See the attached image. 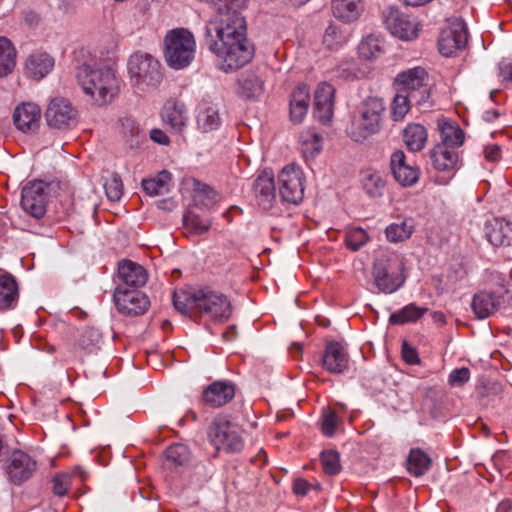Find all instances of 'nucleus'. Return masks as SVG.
I'll return each mask as SVG.
<instances>
[{
	"mask_svg": "<svg viewBox=\"0 0 512 512\" xmlns=\"http://www.w3.org/2000/svg\"><path fill=\"white\" fill-rule=\"evenodd\" d=\"M241 8L233 4L217 8L216 15L204 27L206 45L222 60L220 69L225 72L243 67L254 55Z\"/></svg>",
	"mask_w": 512,
	"mask_h": 512,
	"instance_id": "1",
	"label": "nucleus"
},
{
	"mask_svg": "<svg viewBox=\"0 0 512 512\" xmlns=\"http://www.w3.org/2000/svg\"><path fill=\"white\" fill-rule=\"evenodd\" d=\"M76 79L83 93L98 107L110 104L120 91V80L110 66L83 64L77 69Z\"/></svg>",
	"mask_w": 512,
	"mask_h": 512,
	"instance_id": "2",
	"label": "nucleus"
},
{
	"mask_svg": "<svg viewBox=\"0 0 512 512\" xmlns=\"http://www.w3.org/2000/svg\"><path fill=\"white\" fill-rule=\"evenodd\" d=\"M131 86L138 92L156 89L163 79L161 63L151 54L133 53L127 61Z\"/></svg>",
	"mask_w": 512,
	"mask_h": 512,
	"instance_id": "3",
	"label": "nucleus"
},
{
	"mask_svg": "<svg viewBox=\"0 0 512 512\" xmlns=\"http://www.w3.org/2000/svg\"><path fill=\"white\" fill-rule=\"evenodd\" d=\"M164 56L173 69L188 67L195 57L196 43L193 34L184 28L169 31L164 39Z\"/></svg>",
	"mask_w": 512,
	"mask_h": 512,
	"instance_id": "4",
	"label": "nucleus"
},
{
	"mask_svg": "<svg viewBox=\"0 0 512 512\" xmlns=\"http://www.w3.org/2000/svg\"><path fill=\"white\" fill-rule=\"evenodd\" d=\"M404 264L395 254H381L373 264L374 284L379 292L392 294L405 283Z\"/></svg>",
	"mask_w": 512,
	"mask_h": 512,
	"instance_id": "5",
	"label": "nucleus"
},
{
	"mask_svg": "<svg viewBox=\"0 0 512 512\" xmlns=\"http://www.w3.org/2000/svg\"><path fill=\"white\" fill-rule=\"evenodd\" d=\"M384 111L385 107L381 99L368 98L360 108L359 120L349 130L351 139L355 142H362L379 132Z\"/></svg>",
	"mask_w": 512,
	"mask_h": 512,
	"instance_id": "6",
	"label": "nucleus"
},
{
	"mask_svg": "<svg viewBox=\"0 0 512 512\" xmlns=\"http://www.w3.org/2000/svg\"><path fill=\"white\" fill-rule=\"evenodd\" d=\"M208 438L218 451L239 453L244 448L240 428L226 417L217 416L208 427Z\"/></svg>",
	"mask_w": 512,
	"mask_h": 512,
	"instance_id": "7",
	"label": "nucleus"
},
{
	"mask_svg": "<svg viewBox=\"0 0 512 512\" xmlns=\"http://www.w3.org/2000/svg\"><path fill=\"white\" fill-rule=\"evenodd\" d=\"M0 462H2V469L8 481L16 486L30 480L37 470L36 460L19 449L7 451Z\"/></svg>",
	"mask_w": 512,
	"mask_h": 512,
	"instance_id": "8",
	"label": "nucleus"
},
{
	"mask_svg": "<svg viewBox=\"0 0 512 512\" xmlns=\"http://www.w3.org/2000/svg\"><path fill=\"white\" fill-rule=\"evenodd\" d=\"M197 295L196 314L219 322L228 320L232 315L231 303L223 293L204 287L197 289Z\"/></svg>",
	"mask_w": 512,
	"mask_h": 512,
	"instance_id": "9",
	"label": "nucleus"
},
{
	"mask_svg": "<svg viewBox=\"0 0 512 512\" xmlns=\"http://www.w3.org/2000/svg\"><path fill=\"white\" fill-rule=\"evenodd\" d=\"M397 91L409 94L415 105H423L430 97L428 73L422 67L410 68L396 76Z\"/></svg>",
	"mask_w": 512,
	"mask_h": 512,
	"instance_id": "10",
	"label": "nucleus"
},
{
	"mask_svg": "<svg viewBox=\"0 0 512 512\" xmlns=\"http://www.w3.org/2000/svg\"><path fill=\"white\" fill-rule=\"evenodd\" d=\"M303 172L295 165L285 166L278 175V198L283 203L299 204L304 197Z\"/></svg>",
	"mask_w": 512,
	"mask_h": 512,
	"instance_id": "11",
	"label": "nucleus"
},
{
	"mask_svg": "<svg viewBox=\"0 0 512 512\" xmlns=\"http://www.w3.org/2000/svg\"><path fill=\"white\" fill-rule=\"evenodd\" d=\"M45 119L50 128L57 130L72 129L78 123V111L68 99L57 96L49 101Z\"/></svg>",
	"mask_w": 512,
	"mask_h": 512,
	"instance_id": "12",
	"label": "nucleus"
},
{
	"mask_svg": "<svg viewBox=\"0 0 512 512\" xmlns=\"http://www.w3.org/2000/svg\"><path fill=\"white\" fill-rule=\"evenodd\" d=\"M48 188V185L41 180L26 184L21 192L22 209L36 219L43 217L48 203Z\"/></svg>",
	"mask_w": 512,
	"mask_h": 512,
	"instance_id": "13",
	"label": "nucleus"
},
{
	"mask_svg": "<svg viewBox=\"0 0 512 512\" xmlns=\"http://www.w3.org/2000/svg\"><path fill=\"white\" fill-rule=\"evenodd\" d=\"M383 23L390 33L402 40H412L418 36V24L394 7L382 12Z\"/></svg>",
	"mask_w": 512,
	"mask_h": 512,
	"instance_id": "14",
	"label": "nucleus"
},
{
	"mask_svg": "<svg viewBox=\"0 0 512 512\" xmlns=\"http://www.w3.org/2000/svg\"><path fill=\"white\" fill-rule=\"evenodd\" d=\"M113 299L117 310L125 316L142 315L150 306L148 297L138 289L115 288Z\"/></svg>",
	"mask_w": 512,
	"mask_h": 512,
	"instance_id": "15",
	"label": "nucleus"
},
{
	"mask_svg": "<svg viewBox=\"0 0 512 512\" xmlns=\"http://www.w3.org/2000/svg\"><path fill=\"white\" fill-rule=\"evenodd\" d=\"M468 41L467 26L463 21H456L444 29L438 40L439 52L444 56L452 55L456 50L463 49Z\"/></svg>",
	"mask_w": 512,
	"mask_h": 512,
	"instance_id": "16",
	"label": "nucleus"
},
{
	"mask_svg": "<svg viewBox=\"0 0 512 512\" xmlns=\"http://www.w3.org/2000/svg\"><path fill=\"white\" fill-rule=\"evenodd\" d=\"M350 357L344 347L338 341H329L321 357L322 367L332 374H342L349 368Z\"/></svg>",
	"mask_w": 512,
	"mask_h": 512,
	"instance_id": "17",
	"label": "nucleus"
},
{
	"mask_svg": "<svg viewBox=\"0 0 512 512\" xmlns=\"http://www.w3.org/2000/svg\"><path fill=\"white\" fill-rule=\"evenodd\" d=\"M118 279L116 288L140 290L146 284L148 274L140 264L131 260H122L118 265Z\"/></svg>",
	"mask_w": 512,
	"mask_h": 512,
	"instance_id": "18",
	"label": "nucleus"
},
{
	"mask_svg": "<svg viewBox=\"0 0 512 512\" xmlns=\"http://www.w3.org/2000/svg\"><path fill=\"white\" fill-rule=\"evenodd\" d=\"M390 169L394 179L404 187H411L419 180V168L407 163L402 150H395L391 154Z\"/></svg>",
	"mask_w": 512,
	"mask_h": 512,
	"instance_id": "19",
	"label": "nucleus"
},
{
	"mask_svg": "<svg viewBox=\"0 0 512 512\" xmlns=\"http://www.w3.org/2000/svg\"><path fill=\"white\" fill-rule=\"evenodd\" d=\"M235 391L231 381H214L203 390L201 401L214 408L222 407L234 398Z\"/></svg>",
	"mask_w": 512,
	"mask_h": 512,
	"instance_id": "20",
	"label": "nucleus"
},
{
	"mask_svg": "<svg viewBox=\"0 0 512 512\" xmlns=\"http://www.w3.org/2000/svg\"><path fill=\"white\" fill-rule=\"evenodd\" d=\"M335 89L329 83L318 85L314 96L313 114L322 124L330 122L333 116Z\"/></svg>",
	"mask_w": 512,
	"mask_h": 512,
	"instance_id": "21",
	"label": "nucleus"
},
{
	"mask_svg": "<svg viewBox=\"0 0 512 512\" xmlns=\"http://www.w3.org/2000/svg\"><path fill=\"white\" fill-rule=\"evenodd\" d=\"M41 118L40 107L32 102H23L16 106L13 112L15 127L23 132H35L39 128Z\"/></svg>",
	"mask_w": 512,
	"mask_h": 512,
	"instance_id": "22",
	"label": "nucleus"
},
{
	"mask_svg": "<svg viewBox=\"0 0 512 512\" xmlns=\"http://www.w3.org/2000/svg\"><path fill=\"white\" fill-rule=\"evenodd\" d=\"M252 192L260 207L264 210L272 208L278 197L272 173L263 171L259 174L253 181Z\"/></svg>",
	"mask_w": 512,
	"mask_h": 512,
	"instance_id": "23",
	"label": "nucleus"
},
{
	"mask_svg": "<svg viewBox=\"0 0 512 512\" xmlns=\"http://www.w3.org/2000/svg\"><path fill=\"white\" fill-rule=\"evenodd\" d=\"M428 163L436 170L450 172L456 168L459 157L454 149L447 148L444 144L435 145L428 154Z\"/></svg>",
	"mask_w": 512,
	"mask_h": 512,
	"instance_id": "24",
	"label": "nucleus"
},
{
	"mask_svg": "<svg viewBox=\"0 0 512 512\" xmlns=\"http://www.w3.org/2000/svg\"><path fill=\"white\" fill-rule=\"evenodd\" d=\"M54 67V58L46 52H35L28 56L25 62V74L28 78L41 80Z\"/></svg>",
	"mask_w": 512,
	"mask_h": 512,
	"instance_id": "25",
	"label": "nucleus"
},
{
	"mask_svg": "<svg viewBox=\"0 0 512 512\" xmlns=\"http://www.w3.org/2000/svg\"><path fill=\"white\" fill-rule=\"evenodd\" d=\"M487 240L495 247L512 246V222L494 219L485 225Z\"/></svg>",
	"mask_w": 512,
	"mask_h": 512,
	"instance_id": "26",
	"label": "nucleus"
},
{
	"mask_svg": "<svg viewBox=\"0 0 512 512\" xmlns=\"http://www.w3.org/2000/svg\"><path fill=\"white\" fill-rule=\"evenodd\" d=\"M197 127L202 132L217 130L222 124V118L217 104L203 101L197 108Z\"/></svg>",
	"mask_w": 512,
	"mask_h": 512,
	"instance_id": "27",
	"label": "nucleus"
},
{
	"mask_svg": "<svg viewBox=\"0 0 512 512\" xmlns=\"http://www.w3.org/2000/svg\"><path fill=\"white\" fill-rule=\"evenodd\" d=\"M501 305L500 296L493 292L480 291L473 296L471 307L478 319L490 317Z\"/></svg>",
	"mask_w": 512,
	"mask_h": 512,
	"instance_id": "28",
	"label": "nucleus"
},
{
	"mask_svg": "<svg viewBox=\"0 0 512 512\" xmlns=\"http://www.w3.org/2000/svg\"><path fill=\"white\" fill-rule=\"evenodd\" d=\"M162 119L174 131L180 132L188 121L185 105L180 101H167L162 110Z\"/></svg>",
	"mask_w": 512,
	"mask_h": 512,
	"instance_id": "29",
	"label": "nucleus"
},
{
	"mask_svg": "<svg viewBox=\"0 0 512 512\" xmlns=\"http://www.w3.org/2000/svg\"><path fill=\"white\" fill-rule=\"evenodd\" d=\"M19 298L16 278L10 273L0 274V310L15 308Z\"/></svg>",
	"mask_w": 512,
	"mask_h": 512,
	"instance_id": "30",
	"label": "nucleus"
},
{
	"mask_svg": "<svg viewBox=\"0 0 512 512\" xmlns=\"http://www.w3.org/2000/svg\"><path fill=\"white\" fill-rule=\"evenodd\" d=\"M364 10L362 0H332V13L345 23L356 21Z\"/></svg>",
	"mask_w": 512,
	"mask_h": 512,
	"instance_id": "31",
	"label": "nucleus"
},
{
	"mask_svg": "<svg viewBox=\"0 0 512 512\" xmlns=\"http://www.w3.org/2000/svg\"><path fill=\"white\" fill-rule=\"evenodd\" d=\"M309 89L306 85L296 87L290 99V119L293 123H301L309 107Z\"/></svg>",
	"mask_w": 512,
	"mask_h": 512,
	"instance_id": "32",
	"label": "nucleus"
},
{
	"mask_svg": "<svg viewBox=\"0 0 512 512\" xmlns=\"http://www.w3.org/2000/svg\"><path fill=\"white\" fill-rule=\"evenodd\" d=\"M384 46L385 41L380 34H368L358 44V55L363 60L377 59L384 53Z\"/></svg>",
	"mask_w": 512,
	"mask_h": 512,
	"instance_id": "33",
	"label": "nucleus"
},
{
	"mask_svg": "<svg viewBox=\"0 0 512 512\" xmlns=\"http://www.w3.org/2000/svg\"><path fill=\"white\" fill-rule=\"evenodd\" d=\"M240 95L246 99H253L260 96L264 90L263 80L252 71H246L238 79Z\"/></svg>",
	"mask_w": 512,
	"mask_h": 512,
	"instance_id": "34",
	"label": "nucleus"
},
{
	"mask_svg": "<svg viewBox=\"0 0 512 512\" xmlns=\"http://www.w3.org/2000/svg\"><path fill=\"white\" fill-rule=\"evenodd\" d=\"M428 312L427 307H420L415 303H409L400 310L392 313L389 317V323L392 325H404L415 323Z\"/></svg>",
	"mask_w": 512,
	"mask_h": 512,
	"instance_id": "35",
	"label": "nucleus"
},
{
	"mask_svg": "<svg viewBox=\"0 0 512 512\" xmlns=\"http://www.w3.org/2000/svg\"><path fill=\"white\" fill-rule=\"evenodd\" d=\"M197 289L176 290L172 295L174 308L183 315L192 316L196 314Z\"/></svg>",
	"mask_w": 512,
	"mask_h": 512,
	"instance_id": "36",
	"label": "nucleus"
},
{
	"mask_svg": "<svg viewBox=\"0 0 512 512\" xmlns=\"http://www.w3.org/2000/svg\"><path fill=\"white\" fill-rule=\"evenodd\" d=\"M431 458L420 448H412L407 459V470L414 477L423 476L431 466Z\"/></svg>",
	"mask_w": 512,
	"mask_h": 512,
	"instance_id": "37",
	"label": "nucleus"
},
{
	"mask_svg": "<svg viewBox=\"0 0 512 512\" xmlns=\"http://www.w3.org/2000/svg\"><path fill=\"white\" fill-rule=\"evenodd\" d=\"M171 173L159 172L155 177L142 180V188L149 196L163 195L170 191Z\"/></svg>",
	"mask_w": 512,
	"mask_h": 512,
	"instance_id": "38",
	"label": "nucleus"
},
{
	"mask_svg": "<svg viewBox=\"0 0 512 512\" xmlns=\"http://www.w3.org/2000/svg\"><path fill=\"white\" fill-rule=\"evenodd\" d=\"M403 140L410 151L422 150L427 141V131L420 124H409L403 131Z\"/></svg>",
	"mask_w": 512,
	"mask_h": 512,
	"instance_id": "39",
	"label": "nucleus"
},
{
	"mask_svg": "<svg viewBox=\"0 0 512 512\" xmlns=\"http://www.w3.org/2000/svg\"><path fill=\"white\" fill-rule=\"evenodd\" d=\"M362 187L371 198H378L383 195L386 182L378 171L366 170L362 174Z\"/></svg>",
	"mask_w": 512,
	"mask_h": 512,
	"instance_id": "40",
	"label": "nucleus"
},
{
	"mask_svg": "<svg viewBox=\"0 0 512 512\" xmlns=\"http://www.w3.org/2000/svg\"><path fill=\"white\" fill-rule=\"evenodd\" d=\"M350 32L342 26L330 24L323 35V44L329 50H338L348 42Z\"/></svg>",
	"mask_w": 512,
	"mask_h": 512,
	"instance_id": "41",
	"label": "nucleus"
},
{
	"mask_svg": "<svg viewBox=\"0 0 512 512\" xmlns=\"http://www.w3.org/2000/svg\"><path fill=\"white\" fill-rule=\"evenodd\" d=\"M441 142L439 144H444L447 148L454 149L460 147L464 142V132L462 129L453 125L450 122H443L439 124Z\"/></svg>",
	"mask_w": 512,
	"mask_h": 512,
	"instance_id": "42",
	"label": "nucleus"
},
{
	"mask_svg": "<svg viewBox=\"0 0 512 512\" xmlns=\"http://www.w3.org/2000/svg\"><path fill=\"white\" fill-rule=\"evenodd\" d=\"M16 65V50L11 41L0 36V77L10 74Z\"/></svg>",
	"mask_w": 512,
	"mask_h": 512,
	"instance_id": "43",
	"label": "nucleus"
},
{
	"mask_svg": "<svg viewBox=\"0 0 512 512\" xmlns=\"http://www.w3.org/2000/svg\"><path fill=\"white\" fill-rule=\"evenodd\" d=\"M193 192V201L196 206L210 208L218 201V193L196 179L193 180Z\"/></svg>",
	"mask_w": 512,
	"mask_h": 512,
	"instance_id": "44",
	"label": "nucleus"
},
{
	"mask_svg": "<svg viewBox=\"0 0 512 512\" xmlns=\"http://www.w3.org/2000/svg\"><path fill=\"white\" fill-rule=\"evenodd\" d=\"M413 223L411 219H405L400 223L390 224L386 230V237L388 241L393 243L402 242L408 239L413 233Z\"/></svg>",
	"mask_w": 512,
	"mask_h": 512,
	"instance_id": "45",
	"label": "nucleus"
},
{
	"mask_svg": "<svg viewBox=\"0 0 512 512\" xmlns=\"http://www.w3.org/2000/svg\"><path fill=\"white\" fill-rule=\"evenodd\" d=\"M126 143L130 148H138L144 144L146 139V133L142 131L138 124L131 119H125L122 122Z\"/></svg>",
	"mask_w": 512,
	"mask_h": 512,
	"instance_id": "46",
	"label": "nucleus"
},
{
	"mask_svg": "<svg viewBox=\"0 0 512 512\" xmlns=\"http://www.w3.org/2000/svg\"><path fill=\"white\" fill-rule=\"evenodd\" d=\"M165 457L167 462L175 467L184 466L190 460V451L186 445L177 443L165 450Z\"/></svg>",
	"mask_w": 512,
	"mask_h": 512,
	"instance_id": "47",
	"label": "nucleus"
},
{
	"mask_svg": "<svg viewBox=\"0 0 512 512\" xmlns=\"http://www.w3.org/2000/svg\"><path fill=\"white\" fill-rule=\"evenodd\" d=\"M183 226L189 233L201 235L210 229L211 222L207 219H202L193 212H187L183 215Z\"/></svg>",
	"mask_w": 512,
	"mask_h": 512,
	"instance_id": "48",
	"label": "nucleus"
},
{
	"mask_svg": "<svg viewBox=\"0 0 512 512\" xmlns=\"http://www.w3.org/2000/svg\"><path fill=\"white\" fill-rule=\"evenodd\" d=\"M367 232L360 227H351L346 230L345 243L352 251H358L368 241Z\"/></svg>",
	"mask_w": 512,
	"mask_h": 512,
	"instance_id": "49",
	"label": "nucleus"
},
{
	"mask_svg": "<svg viewBox=\"0 0 512 512\" xmlns=\"http://www.w3.org/2000/svg\"><path fill=\"white\" fill-rule=\"evenodd\" d=\"M106 196L110 201H118L123 195V183L121 177L113 173L104 182Z\"/></svg>",
	"mask_w": 512,
	"mask_h": 512,
	"instance_id": "50",
	"label": "nucleus"
},
{
	"mask_svg": "<svg viewBox=\"0 0 512 512\" xmlns=\"http://www.w3.org/2000/svg\"><path fill=\"white\" fill-rule=\"evenodd\" d=\"M323 470L328 475H336L341 470L339 453L334 450H326L321 453Z\"/></svg>",
	"mask_w": 512,
	"mask_h": 512,
	"instance_id": "51",
	"label": "nucleus"
},
{
	"mask_svg": "<svg viewBox=\"0 0 512 512\" xmlns=\"http://www.w3.org/2000/svg\"><path fill=\"white\" fill-rule=\"evenodd\" d=\"M415 104L410 98L409 94H405L401 91H398L397 95L393 101V117L394 120L402 119L407 112L409 111L410 105Z\"/></svg>",
	"mask_w": 512,
	"mask_h": 512,
	"instance_id": "52",
	"label": "nucleus"
},
{
	"mask_svg": "<svg viewBox=\"0 0 512 512\" xmlns=\"http://www.w3.org/2000/svg\"><path fill=\"white\" fill-rule=\"evenodd\" d=\"M340 423V419L335 411L328 410L322 416L321 429L325 436L333 437L338 425Z\"/></svg>",
	"mask_w": 512,
	"mask_h": 512,
	"instance_id": "53",
	"label": "nucleus"
},
{
	"mask_svg": "<svg viewBox=\"0 0 512 512\" xmlns=\"http://www.w3.org/2000/svg\"><path fill=\"white\" fill-rule=\"evenodd\" d=\"M470 379V371L466 367L457 368L451 371L448 383L452 387H461Z\"/></svg>",
	"mask_w": 512,
	"mask_h": 512,
	"instance_id": "54",
	"label": "nucleus"
},
{
	"mask_svg": "<svg viewBox=\"0 0 512 512\" xmlns=\"http://www.w3.org/2000/svg\"><path fill=\"white\" fill-rule=\"evenodd\" d=\"M70 486V476L66 473L57 474L52 479V490L57 496H64Z\"/></svg>",
	"mask_w": 512,
	"mask_h": 512,
	"instance_id": "55",
	"label": "nucleus"
},
{
	"mask_svg": "<svg viewBox=\"0 0 512 512\" xmlns=\"http://www.w3.org/2000/svg\"><path fill=\"white\" fill-rule=\"evenodd\" d=\"M403 360L409 365H416L420 363V358L414 347L407 341H403L401 350Z\"/></svg>",
	"mask_w": 512,
	"mask_h": 512,
	"instance_id": "56",
	"label": "nucleus"
},
{
	"mask_svg": "<svg viewBox=\"0 0 512 512\" xmlns=\"http://www.w3.org/2000/svg\"><path fill=\"white\" fill-rule=\"evenodd\" d=\"M312 488L319 490L320 485H312L303 478H298L293 482V492L299 496H305Z\"/></svg>",
	"mask_w": 512,
	"mask_h": 512,
	"instance_id": "57",
	"label": "nucleus"
},
{
	"mask_svg": "<svg viewBox=\"0 0 512 512\" xmlns=\"http://www.w3.org/2000/svg\"><path fill=\"white\" fill-rule=\"evenodd\" d=\"M484 156L488 161L495 162L500 159L501 149L497 145H490L485 147Z\"/></svg>",
	"mask_w": 512,
	"mask_h": 512,
	"instance_id": "58",
	"label": "nucleus"
},
{
	"mask_svg": "<svg viewBox=\"0 0 512 512\" xmlns=\"http://www.w3.org/2000/svg\"><path fill=\"white\" fill-rule=\"evenodd\" d=\"M150 139L161 145L169 144L168 136L160 129H152L150 131Z\"/></svg>",
	"mask_w": 512,
	"mask_h": 512,
	"instance_id": "59",
	"label": "nucleus"
},
{
	"mask_svg": "<svg viewBox=\"0 0 512 512\" xmlns=\"http://www.w3.org/2000/svg\"><path fill=\"white\" fill-rule=\"evenodd\" d=\"M499 75L504 81L512 82V64L508 62H501L499 64Z\"/></svg>",
	"mask_w": 512,
	"mask_h": 512,
	"instance_id": "60",
	"label": "nucleus"
},
{
	"mask_svg": "<svg viewBox=\"0 0 512 512\" xmlns=\"http://www.w3.org/2000/svg\"><path fill=\"white\" fill-rule=\"evenodd\" d=\"M500 116V113L496 109H489L483 112L482 119L485 122H493Z\"/></svg>",
	"mask_w": 512,
	"mask_h": 512,
	"instance_id": "61",
	"label": "nucleus"
},
{
	"mask_svg": "<svg viewBox=\"0 0 512 512\" xmlns=\"http://www.w3.org/2000/svg\"><path fill=\"white\" fill-rule=\"evenodd\" d=\"M222 336L228 342L235 340L237 338L236 326H230L225 332H223Z\"/></svg>",
	"mask_w": 512,
	"mask_h": 512,
	"instance_id": "62",
	"label": "nucleus"
},
{
	"mask_svg": "<svg viewBox=\"0 0 512 512\" xmlns=\"http://www.w3.org/2000/svg\"><path fill=\"white\" fill-rule=\"evenodd\" d=\"M496 512H512V501L509 499L502 500L498 504Z\"/></svg>",
	"mask_w": 512,
	"mask_h": 512,
	"instance_id": "63",
	"label": "nucleus"
},
{
	"mask_svg": "<svg viewBox=\"0 0 512 512\" xmlns=\"http://www.w3.org/2000/svg\"><path fill=\"white\" fill-rule=\"evenodd\" d=\"M432 319L435 323H439V324L445 323V315L440 311L433 312Z\"/></svg>",
	"mask_w": 512,
	"mask_h": 512,
	"instance_id": "64",
	"label": "nucleus"
}]
</instances>
